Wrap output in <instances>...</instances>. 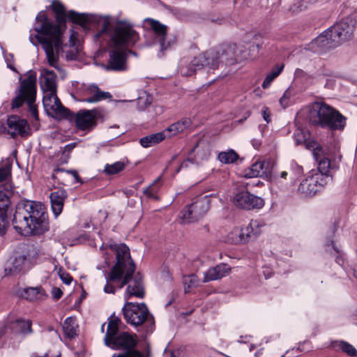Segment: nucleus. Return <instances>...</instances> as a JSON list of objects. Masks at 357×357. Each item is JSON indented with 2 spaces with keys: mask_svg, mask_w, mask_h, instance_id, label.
<instances>
[{
  "mask_svg": "<svg viewBox=\"0 0 357 357\" xmlns=\"http://www.w3.org/2000/svg\"><path fill=\"white\" fill-rule=\"evenodd\" d=\"M264 45V38L260 34H255L250 39L239 46L240 60L255 58Z\"/></svg>",
  "mask_w": 357,
  "mask_h": 357,
  "instance_id": "16",
  "label": "nucleus"
},
{
  "mask_svg": "<svg viewBox=\"0 0 357 357\" xmlns=\"http://www.w3.org/2000/svg\"><path fill=\"white\" fill-rule=\"evenodd\" d=\"M126 167L125 162L118 161L113 164H106L103 172L106 175H114L123 171Z\"/></svg>",
  "mask_w": 357,
  "mask_h": 357,
  "instance_id": "40",
  "label": "nucleus"
},
{
  "mask_svg": "<svg viewBox=\"0 0 357 357\" xmlns=\"http://www.w3.org/2000/svg\"><path fill=\"white\" fill-rule=\"evenodd\" d=\"M60 278L66 284H70L73 280V278L67 273H61Z\"/></svg>",
  "mask_w": 357,
  "mask_h": 357,
  "instance_id": "53",
  "label": "nucleus"
},
{
  "mask_svg": "<svg viewBox=\"0 0 357 357\" xmlns=\"http://www.w3.org/2000/svg\"><path fill=\"white\" fill-rule=\"evenodd\" d=\"M192 64L197 68H202V69L204 67H207L208 73L218 69L220 65L222 66L215 48L210 49L204 53L195 56Z\"/></svg>",
  "mask_w": 357,
  "mask_h": 357,
  "instance_id": "17",
  "label": "nucleus"
},
{
  "mask_svg": "<svg viewBox=\"0 0 357 357\" xmlns=\"http://www.w3.org/2000/svg\"><path fill=\"white\" fill-rule=\"evenodd\" d=\"M354 29V24H333L327 29V33L335 47L351 38Z\"/></svg>",
  "mask_w": 357,
  "mask_h": 357,
  "instance_id": "19",
  "label": "nucleus"
},
{
  "mask_svg": "<svg viewBox=\"0 0 357 357\" xmlns=\"http://www.w3.org/2000/svg\"><path fill=\"white\" fill-rule=\"evenodd\" d=\"M292 90L288 88L280 99V103L282 107L285 108L289 105L291 97L292 96Z\"/></svg>",
  "mask_w": 357,
  "mask_h": 357,
  "instance_id": "46",
  "label": "nucleus"
},
{
  "mask_svg": "<svg viewBox=\"0 0 357 357\" xmlns=\"http://www.w3.org/2000/svg\"><path fill=\"white\" fill-rule=\"evenodd\" d=\"M52 295L54 299L58 300L62 296L63 292L59 288L54 287L52 290Z\"/></svg>",
  "mask_w": 357,
  "mask_h": 357,
  "instance_id": "54",
  "label": "nucleus"
},
{
  "mask_svg": "<svg viewBox=\"0 0 357 357\" xmlns=\"http://www.w3.org/2000/svg\"><path fill=\"white\" fill-rule=\"evenodd\" d=\"M66 29V24H40V27L35 28L37 32L35 37L43 45L52 66L54 51L59 53L63 49V38Z\"/></svg>",
  "mask_w": 357,
  "mask_h": 357,
  "instance_id": "3",
  "label": "nucleus"
},
{
  "mask_svg": "<svg viewBox=\"0 0 357 357\" xmlns=\"http://www.w3.org/2000/svg\"><path fill=\"white\" fill-rule=\"evenodd\" d=\"M144 22H153V23H155V22H159L158 20H153V19H150V18H146L144 20Z\"/></svg>",
  "mask_w": 357,
  "mask_h": 357,
  "instance_id": "62",
  "label": "nucleus"
},
{
  "mask_svg": "<svg viewBox=\"0 0 357 357\" xmlns=\"http://www.w3.org/2000/svg\"><path fill=\"white\" fill-rule=\"evenodd\" d=\"M19 87L15 91L16 96L13 99L11 107L13 109L20 108L22 105L36 101L37 94V73L33 70L19 77Z\"/></svg>",
  "mask_w": 357,
  "mask_h": 357,
  "instance_id": "7",
  "label": "nucleus"
},
{
  "mask_svg": "<svg viewBox=\"0 0 357 357\" xmlns=\"http://www.w3.org/2000/svg\"><path fill=\"white\" fill-rule=\"evenodd\" d=\"M12 195L13 190L10 185H7L3 190H0V236L4 235L9 227L8 209Z\"/></svg>",
  "mask_w": 357,
  "mask_h": 357,
  "instance_id": "20",
  "label": "nucleus"
},
{
  "mask_svg": "<svg viewBox=\"0 0 357 357\" xmlns=\"http://www.w3.org/2000/svg\"><path fill=\"white\" fill-rule=\"evenodd\" d=\"M40 251L36 248H31L16 255L11 266L6 268L10 275L24 274L39 261Z\"/></svg>",
  "mask_w": 357,
  "mask_h": 357,
  "instance_id": "11",
  "label": "nucleus"
},
{
  "mask_svg": "<svg viewBox=\"0 0 357 357\" xmlns=\"http://www.w3.org/2000/svg\"><path fill=\"white\" fill-rule=\"evenodd\" d=\"M12 165L6 163L0 167V182L7 180L11 176Z\"/></svg>",
  "mask_w": 357,
  "mask_h": 357,
  "instance_id": "44",
  "label": "nucleus"
},
{
  "mask_svg": "<svg viewBox=\"0 0 357 357\" xmlns=\"http://www.w3.org/2000/svg\"><path fill=\"white\" fill-rule=\"evenodd\" d=\"M121 324V320L114 314L109 317L107 331L104 338V342L106 346L109 345L110 342L119 335Z\"/></svg>",
  "mask_w": 357,
  "mask_h": 357,
  "instance_id": "27",
  "label": "nucleus"
},
{
  "mask_svg": "<svg viewBox=\"0 0 357 357\" xmlns=\"http://www.w3.org/2000/svg\"><path fill=\"white\" fill-rule=\"evenodd\" d=\"M134 273H130L127 271L119 280L121 282L119 286V289H121L126 284L128 285L125 293V298L126 299H130L132 296L143 298L145 296L142 277L139 273L135 275H134ZM117 282H119V281Z\"/></svg>",
  "mask_w": 357,
  "mask_h": 357,
  "instance_id": "12",
  "label": "nucleus"
},
{
  "mask_svg": "<svg viewBox=\"0 0 357 357\" xmlns=\"http://www.w3.org/2000/svg\"><path fill=\"white\" fill-rule=\"evenodd\" d=\"M66 197V192L63 189L57 190L50 194V199L52 209L56 218L62 212L63 203Z\"/></svg>",
  "mask_w": 357,
  "mask_h": 357,
  "instance_id": "28",
  "label": "nucleus"
},
{
  "mask_svg": "<svg viewBox=\"0 0 357 357\" xmlns=\"http://www.w3.org/2000/svg\"><path fill=\"white\" fill-rule=\"evenodd\" d=\"M114 250L116 252V263L111 270L109 280L116 282L122 278L127 271L135 272V265L131 259L130 249L126 244L115 245Z\"/></svg>",
  "mask_w": 357,
  "mask_h": 357,
  "instance_id": "9",
  "label": "nucleus"
},
{
  "mask_svg": "<svg viewBox=\"0 0 357 357\" xmlns=\"http://www.w3.org/2000/svg\"><path fill=\"white\" fill-rule=\"evenodd\" d=\"M8 67L10 70H12L13 71L17 73V71L16 68H15V66H14L13 65L10 64V63H8Z\"/></svg>",
  "mask_w": 357,
  "mask_h": 357,
  "instance_id": "63",
  "label": "nucleus"
},
{
  "mask_svg": "<svg viewBox=\"0 0 357 357\" xmlns=\"http://www.w3.org/2000/svg\"><path fill=\"white\" fill-rule=\"evenodd\" d=\"M60 355H57L56 357H59ZM32 357H50L49 356V354H46L45 356H38L36 354H34Z\"/></svg>",
  "mask_w": 357,
  "mask_h": 357,
  "instance_id": "64",
  "label": "nucleus"
},
{
  "mask_svg": "<svg viewBox=\"0 0 357 357\" xmlns=\"http://www.w3.org/2000/svg\"><path fill=\"white\" fill-rule=\"evenodd\" d=\"M252 144L255 149H258L261 146V141L258 139H252Z\"/></svg>",
  "mask_w": 357,
  "mask_h": 357,
  "instance_id": "60",
  "label": "nucleus"
},
{
  "mask_svg": "<svg viewBox=\"0 0 357 357\" xmlns=\"http://www.w3.org/2000/svg\"><path fill=\"white\" fill-rule=\"evenodd\" d=\"M308 119L310 124L331 130H342L346 124L344 116L322 102H315L312 105Z\"/></svg>",
  "mask_w": 357,
  "mask_h": 357,
  "instance_id": "4",
  "label": "nucleus"
},
{
  "mask_svg": "<svg viewBox=\"0 0 357 357\" xmlns=\"http://www.w3.org/2000/svg\"><path fill=\"white\" fill-rule=\"evenodd\" d=\"M138 339L136 334L121 332L107 347L116 350H122V353L114 354L112 357H149L148 353L144 356L136 349Z\"/></svg>",
  "mask_w": 357,
  "mask_h": 357,
  "instance_id": "8",
  "label": "nucleus"
},
{
  "mask_svg": "<svg viewBox=\"0 0 357 357\" xmlns=\"http://www.w3.org/2000/svg\"><path fill=\"white\" fill-rule=\"evenodd\" d=\"M188 162H190V163H193V160L192 159H190V158H187L186 160H185L181 164V165L179 166V167L178 168V169L176 170V172H178L181 169L184 168V167H188Z\"/></svg>",
  "mask_w": 357,
  "mask_h": 357,
  "instance_id": "57",
  "label": "nucleus"
},
{
  "mask_svg": "<svg viewBox=\"0 0 357 357\" xmlns=\"http://www.w3.org/2000/svg\"><path fill=\"white\" fill-rule=\"evenodd\" d=\"M36 101H32L31 103H26L28 105L29 111L31 116L36 119L38 120V112L37 106L35 104Z\"/></svg>",
  "mask_w": 357,
  "mask_h": 357,
  "instance_id": "48",
  "label": "nucleus"
},
{
  "mask_svg": "<svg viewBox=\"0 0 357 357\" xmlns=\"http://www.w3.org/2000/svg\"><path fill=\"white\" fill-rule=\"evenodd\" d=\"M63 331L65 335L68 338H74L77 336L78 324L75 317H67L63 324Z\"/></svg>",
  "mask_w": 357,
  "mask_h": 357,
  "instance_id": "35",
  "label": "nucleus"
},
{
  "mask_svg": "<svg viewBox=\"0 0 357 357\" xmlns=\"http://www.w3.org/2000/svg\"><path fill=\"white\" fill-rule=\"evenodd\" d=\"M264 165V164L262 162H256L252 165L247 176L250 178L261 176L264 174L263 171Z\"/></svg>",
  "mask_w": 357,
  "mask_h": 357,
  "instance_id": "43",
  "label": "nucleus"
},
{
  "mask_svg": "<svg viewBox=\"0 0 357 357\" xmlns=\"http://www.w3.org/2000/svg\"><path fill=\"white\" fill-rule=\"evenodd\" d=\"M231 268L226 264L221 263L214 267L210 268L204 273V282L220 280L229 275Z\"/></svg>",
  "mask_w": 357,
  "mask_h": 357,
  "instance_id": "26",
  "label": "nucleus"
},
{
  "mask_svg": "<svg viewBox=\"0 0 357 357\" xmlns=\"http://www.w3.org/2000/svg\"><path fill=\"white\" fill-rule=\"evenodd\" d=\"M340 347L342 351L345 352L349 356H355L357 352L355 347L347 342H340Z\"/></svg>",
  "mask_w": 357,
  "mask_h": 357,
  "instance_id": "45",
  "label": "nucleus"
},
{
  "mask_svg": "<svg viewBox=\"0 0 357 357\" xmlns=\"http://www.w3.org/2000/svg\"><path fill=\"white\" fill-rule=\"evenodd\" d=\"M190 125V120L189 119H185L170 125L167 128L162 131V132H165V135H167L166 137H171L178 132H183L185 128H188Z\"/></svg>",
  "mask_w": 357,
  "mask_h": 357,
  "instance_id": "34",
  "label": "nucleus"
},
{
  "mask_svg": "<svg viewBox=\"0 0 357 357\" xmlns=\"http://www.w3.org/2000/svg\"><path fill=\"white\" fill-rule=\"evenodd\" d=\"M243 236L242 228L235 227L227 234V241L233 244L245 243Z\"/></svg>",
  "mask_w": 357,
  "mask_h": 357,
  "instance_id": "37",
  "label": "nucleus"
},
{
  "mask_svg": "<svg viewBox=\"0 0 357 357\" xmlns=\"http://www.w3.org/2000/svg\"><path fill=\"white\" fill-rule=\"evenodd\" d=\"M10 331L13 334V337L22 334L26 335L32 333L31 321L30 320L17 319L10 321Z\"/></svg>",
  "mask_w": 357,
  "mask_h": 357,
  "instance_id": "30",
  "label": "nucleus"
},
{
  "mask_svg": "<svg viewBox=\"0 0 357 357\" xmlns=\"http://www.w3.org/2000/svg\"><path fill=\"white\" fill-rule=\"evenodd\" d=\"M110 282H114V281H111L109 280V275L107 278V283L104 287V291L107 294H114L115 288L112 286Z\"/></svg>",
  "mask_w": 357,
  "mask_h": 357,
  "instance_id": "50",
  "label": "nucleus"
},
{
  "mask_svg": "<svg viewBox=\"0 0 357 357\" xmlns=\"http://www.w3.org/2000/svg\"><path fill=\"white\" fill-rule=\"evenodd\" d=\"M192 63L193 59L189 63H187L184 61H181L178 68L180 73L183 76L188 77L192 75L197 70L202 69V68H197Z\"/></svg>",
  "mask_w": 357,
  "mask_h": 357,
  "instance_id": "39",
  "label": "nucleus"
},
{
  "mask_svg": "<svg viewBox=\"0 0 357 357\" xmlns=\"http://www.w3.org/2000/svg\"><path fill=\"white\" fill-rule=\"evenodd\" d=\"M69 46L75 47L79 42L78 33L73 29H70V35L69 38Z\"/></svg>",
  "mask_w": 357,
  "mask_h": 357,
  "instance_id": "47",
  "label": "nucleus"
},
{
  "mask_svg": "<svg viewBox=\"0 0 357 357\" xmlns=\"http://www.w3.org/2000/svg\"><path fill=\"white\" fill-rule=\"evenodd\" d=\"M215 50L222 65H232L242 61L238 54L239 46L237 47L235 43H225Z\"/></svg>",
  "mask_w": 357,
  "mask_h": 357,
  "instance_id": "21",
  "label": "nucleus"
},
{
  "mask_svg": "<svg viewBox=\"0 0 357 357\" xmlns=\"http://www.w3.org/2000/svg\"><path fill=\"white\" fill-rule=\"evenodd\" d=\"M40 84L43 91H56V74L52 70H44L40 77Z\"/></svg>",
  "mask_w": 357,
  "mask_h": 357,
  "instance_id": "29",
  "label": "nucleus"
},
{
  "mask_svg": "<svg viewBox=\"0 0 357 357\" xmlns=\"http://www.w3.org/2000/svg\"><path fill=\"white\" fill-rule=\"evenodd\" d=\"M36 19L37 22H48L47 13L43 10L38 13Z\"/></svg>",
  "mask_w": 357,
  "mask_h": 357,
  "instance_id": "52",
  "label": "nucleus"
},
{
  "mask_svg": "<svg viewBox=\"0 0 357 357\" xmlns=\"http://www.w3.org/2000/svg\"><path fill=\"white\" fill-rule=\"evenodd\" d=\"M14 229L22 234L39 236L49 229L48 215L40 202L22 201L19 202L13 215Z\"/></svg>",
  "mask_w": 357,
  "mask_h": 357,
  "instance_id": "1",
  "label": "nucleus"
},
{
  "mask_svg": "<svg viewBox=\"0 0 357 357\" xmlns=\"http://www.w3.org/2000/svg\"><path fill=\"white\" fill-rule=\"evenodd\" d=\"M3 335H7L8 337L13 338V334H11L10 331V322L7 325L0 328V338Z\"/></svg>",
  "mask_w": 357,
  "mask_h": 357,
  "instance_id": "49",
  "label": "nucleus"
},
{
  "mask_svg": "<svg viewBox=\"0 0 357 357\" xmlns=\"http://www.w3.org/2000/svg\"><path fill=\"white\" fill-rule=\"evenodd\" d=\"M129 24H103L101 31L98 36L107 33L115 45L109 52V59L107 66V70L123 71L126 70L127 54L124 48L125 45L135 43L137 38V32Z\"/></svg>",
  "mask_w": 357,
  "mask_h": 357,
  "instance_id": "2",
  "label": "nucleus"
},
{
  "mask_svg": "<svg viewBox=\"0 0 357 357\" xmlns=\"http://www.w3.org/2000/svg\"><path fill=\"white\" fill-rule=\"evenodd\" d=\"M144 194H145L149 199L158 200V197L155 194V192L153 191L151 186H149L144 190L143 191Z\"/></svg>",
  "mask_w": 357,
  "mask_h": 357,
  "instance_id": "51",
  "label": "nucleus"
},
{
  "mask_svg": "<svg viewBox=\"0 0 357 357\" xmlns=\"http://www.w3.org/2000/svg\"><path fill=\"white\" fill-rule=\"evenodd\" d=\"M149 33L160 44L158 56L162 57L165 52L169 50L174 43L173 40H167V26L164 24H146Z\"/></svg>",
  "mask_w": 357,
  "mask_h": 357,
  "instance_id": "15",
  "label": "nucleus"
},
{
  "mask_svg": "<svg viewBox=\"0 0 357 357\" xmlns=\"http://www.w3.org/2000/svg\"><path fill=\"white\" fill-rule=\"evenodd\" d=\"M43 92V104L47 112H52L61 117H68L69 116L70 111L62 105L56 96V91Z\"/></svg>",
  "mask_w": 357,
  "mask_h": 357,
  "instance_id": "18",
  "label": "nucleus"
},
{
  "mask_svg": "<svg viewBox=\"0 0 357 357\" xmlns=\"http://www.w3.org/2000/svg\"><path fill=\"white\" fill-rule=\"evenodd\" d=\"M94 112L95 110L84 109L77 112L75 117L77 127L83 130L94 128L96 125Z\"/></svg>",
  "mask_w": 357,
  "mask_h": 357,
  "instance_id": "25",
  "label": "nucleus"
},
{
  "mask_svg": "<svg viewBox=\"0 0 357 357\" xmlns=\"http://www.w3.org/2000/svg\"><path fill=\"white\" fill-rule=\"evenodd\" d=\"M313 47H317V50L326 51L329 49L336 47L333 41L327 33V30L317 36L312 43Z\"/></svg>",
  "mask_w": 357,
  "mask_h": 357,
  "instance_id": "32",
  "label": "nucleus"
},
{
  "mask_svg": "<svg viewBox=\"0 0 357 357\" xmlns=\"http://www.w3.org/2000/svg\"><path fill=\"white\" fill-rule=\"evenodd\" d=\"M332 245H333V249L335 250V252L337 253V256L335 258V261L338 264H341V263L342 262V259L340 256V250L335 246L334 243L332 242Z\"/></svg>",
  "mask_w": 357,
  "mask_h": 357,
  "instance_id": "59",
  "label": "nucleus"
},
{
  "mask_svg": "<svg viewBox=\"0 0 357 357\" xmlns=\"http://www.w3.org/2000/svg\"><path fill=\"white\" fill-rule=\"evenodd\" d=\"M319 0H302L298 1L296 3H294L290 8V10L293 13H296L300 11L304 10L305 9H307L309 7H310L312 5H314L315 3H318Z\"/></svg>",
  "mask_w": 357,
  "mask_h": 357,
  "instance_id": "42",
  "label": "nucleus"
},
{
  "mask_svg": "<svg viewBox=\"0 0 357 357\" xmlns=\"http://www.w3.org/2000/svg\"><path fill=\"white\" fill-rule=\"evenodd\" d=\"M211 195L197 197L193 202L182 209L179 214L181 224H189L198 221L208 211Z\"/></svg>",
  "mask_w": 357,
  "mask_h": 357,
  "instance_id": "10",
  "label": "nucleus"
},
{
  "mask_svg": "<svg viewBox=\"0 0 357 357\" xmlns=\"http://www.w3.org/2000/svg\"><path fill=\"white\" fill-rule=\"evenodd\" d=\"M326 184L323 175L312 174L300 183L297 191L303 197H311Z\"/></svg>",
  "mask_w": 357,
  "mask_h": 357,
  "instance_id": "13",
  "label": "nucleus"
},
{
  "mask_svg": "<svg viewBox=\"0 0 357 357\" xmlns=\"http://www.w3.org/2000/svg\"><path fill=\"white\" fill-rule=\"evenodd\" d=\"M234 205L244 210L260 209L264 206V200L247 190L237 192L234 197Z\"/></svg>",
  "mask_w": 357,
  "mask_h": 357,
  "instance_id": "14",
  "label": "nucleus"
},
{
  "mask_svg": "<svg viewBox=\"0 0 357 357\" xmlns=\"http://www.w3.org/2000/svg\"><path fill=\"white\" fill-rule=\"evenodd\" d=\"M166 137L167 135H165V132H157L142 137L139 139V143L142 147L149 148L160 143L164 140Z\"/></svg>",
  "mask_w": 357,
  "mask_h": 357,
  "instance_id": "33",
  "label": "nucleus"
},
{
  "mask_svg": "<svg viewBox=\"0 0 357 357\" xmlns=\"http://www.w3.org/2000/svg\"><path fill=\"white\" fill-rule=\"evenodd\" d=\"M125 193H126L127 197H129L134 194V191L132 190H126L125 191Z\"/></svg>",
  "mask_w": 357,
  "mask_h": 357,
  "instance_id": "61",
  "label": "nucleus"
},
{
  "mask_svg": "<svg viewBox=\"0 0 357 357\" xmlns=\"http://www.w3.org/2000/svg\"><path fill=\"white\" fill-rule=\"evenodd\" d=\"M76 146V144L75 143H71V144H68L67 145H66L64 146V150L63 151V153H70L72 150Z\"/></svg>",
  "mask_w": 357,
  "mask_h": 357,
  "instance_id": "56",
  "label": "nucleus"
},
{
  "mask_svg": "<svg viewBox=\"0 0 357 357\" xmlns=\"http://www.w3.org/2000/svg\"><path fill=\"white\" fill-rule=\"evenodd\" d=\"M126 321L135 327L144 326L146 333H151L155 328L153 316L144 303L126 302L122 308Z\"/></svg>",
  "mask_w": 357,
  "mask_h": 357,
  "instance_id": "6",
  "label": "nucleus"
},
{
  "mask_svg": "<svg viewBox=\"0 0 357 357\" xmlns=\"http://www.w3.org/2000/svg\"><path fill=\"white\" fill-rule=\"evenodd\" d=\"M243 232L244 243L256 239L261 232V225L257 220H252L250 223L242 227Z\"/></svg>",
  "mask_w": 357,
  "mask_h": 357,
  "instance_id": "31",
  "label": "nucleus"
},
{
  "mask_svg": "<svg viewBox=\"0 0 357 357\" xmlns=\"http://www.w3.org/2000/svg\"><path fill=\"white\" fill-rule=\"evenodd\" d=\"M313 155L315 160L318 162L319 173H316L315 174L323 175L325 181H327L328 183L329 180H332V176L330 175L331 160L322 156V148L321 146H317V148L314 149Z\"/></svg>",
  "mask_w": 357,
  "mask_h": 357,
  "instance_id": "23",
  "label": "nucleus"
},
{
  "mask_svg": "<svg viewBox=\"0 0 357 357\" xmlns=\"http://www.w3.org/2000/svg\"><path fill=\"white\" fill-rule=\"evenodd\" d=\"M238 153L233 149L219 153L218 159L223 164H231L238 159Z\"/></svg>",
  "mask_w": 357,
  "mask_h": 357,
  "instance_id": "38",
  "label": "nucleus"
},
{
  "mask_svg": "<svg viewBox=\"0 0 357 357\" xmlns=\"http://www.w3.org/2000/svg\"><path fill=\"white\" fill-rule=\"evenodd\" d=\"M262 116L264 119L267 122L269 123L271 121V117L268 112V109L266 107H264L262 109Z\"/></svg>",
  "mask_w": 357,
  "mask_h": 357,
  "instance_id": "55",
  "label": "nucleus"
},
{
  "mask_svg": "<svg viewBox=\"0 0 357 357\" xmlns=\"http://www.w3.org/2000/svg\"><path fill=\"white\" fill-rule=\"evenodd\" d=\"M84 94L89 97L83 99L82 101L89 103L98 102L112 98L110 93L101 91L96 84L86 86L84 89Z\"/></svg>",
  "mask_w": 357,
  "mask_h": 357,
  "instance_id": "24",
  "label": "nucleus"
},
{
  "mask_svg": "<svg viewBox=\"0 0 357 357\" xmlns=\"http://www.w3.org/2000/svg\"><path fill=\"white\" fill-rule=\"evenodd\" d=\"M22 296L26 300L36 301L42 299L45 294L41 287H28L23 290Z\"/></svg>",
  "mask_w": 357,
  "mask_h": 357,
  "instance_id": "36",
  "label": "nucleus"
},
{
  "mask_svg": "<svg viewBox=\"0 0 357 357\" xmlns=\"http://www.w3.org/2000/svg\"><path fill=\"white\" fill-rule=\"evenodd\" d=\"M283 65L280 66H278L275 69L272 70V71L270 73H268L265 77L261 84V86L264 89L268 88L271 86L272 82L281 73V72L283 70Z\"/></svg>",
  "mask_w": 357,
  "mask_h": 357,
  "instance_id": "41",
  "label": "nucleus"
},
{
  "mask_svg": "<svg viewBox=\"0 0 357 357\" xmlns=\"http://www.w3.org/2000/svg\"><path fill=\"white\" fill-rule=\"evenodd\" d=\"M50 8L54 14L56 22H126L116 16L66 11L59 0H53Z\"/></svg>",
  "mask_w": 357,
  "mask_h": 357,
  "instance_id": "5",
  "label": "nucleus"
},
{
  "mask_svg": "<svg viewBox=\"0 0 357 357\" xmlns=\"http://www.w3.org/2000/svg\"><path fill=\"white\" fill-rule=\"evenodd\" d=\"M66 172L68 174H70L74 177L76 182L80 181V178L79 176L78 172L76 170H73V169L67 170Z\"/></svg>",
  "mask_w": 357,
  "mask_h": 357,
  "instance_id": "58",
  "label": "nucleus"
},
{
  "mask_svg": "<svg viewBox=\"0 0 357 357\" xmlns=\"http://www.w3.org/2000/svg\"><path fill=\"white\" fill-rule=\"evenodd\" d=\"M8 133L12 138L17 135L25 137L29 134V126L25 119H20L17 116H11L7 120Z\"/></svg>",
  "mask_w": 357,
  "mask_h": 357,
  "instance_id": "22",
  "label": "nucleus"
}]
</instances>
